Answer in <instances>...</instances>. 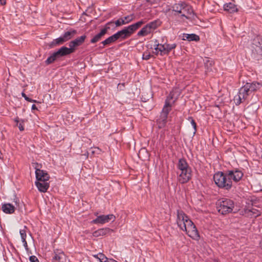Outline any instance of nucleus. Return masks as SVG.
Wrapping results in <instances>:
<instances>
[{
  "mask_svg": "<svg viewBox=\"0 0 262 262\" xmlns=\"http://www.w3.org/2000/svg\"><path fill=\"white\" fill-rule=\"evenodd\" d=\"M64 42H65L64 39H63L62 36L55 39H54L50 43V45L49 46L51 47V48H53V47H56L57 46H58V45H62L63 44Z\"/></svg>",
  "mask_w": 262,
  "mask_h": 262,
  "instance_id": "obj_30",
  "label": "nucleus"
},
{
  "mask_svg": "<svg viewBox=\"0 0 262 262\" xmlns=\"http://www.w3.org/2000/svg\"><path fill=\"white\" fill-rule=\"evenodd\" d=\"M26 100L29 102H32V99L29 98V99H27Z\"/></svg>",
  "mask_w": 262,
  "mask_h": 262,
  "instance_id": "obj_51",
  "label": "nucleus"
},
{
  "mask_svg": "<svg viewBox=\"0 0 262 262\" xmlns=\"http://www.w3.org/2000/svg\"><path fill=\"white\" fill-rule=\"evenodd\" d=\"M151 55L149 53L144 52L142 55V58L144 60H148L151 57Z\"/></svg>",
  "mask_w": 262,
  "mask_h": 262,
  "instance_id": "obj_40",
  "label": "nucleus"
},
{
  "mask_svg": "<svg viewBox=\"0 0 262 262\" xmlns=\"http://www.w3.org/2000/svg\"><path fill=\"white\" fill-rule=\"evenodd\" d=\"M67 259L62 252H55V256L53 258V262H67Z\"/></svg>",
  "mask_w": 262,
  "mask_h": 262,
  "instance_id": "obj_21",
  "label": "nucleus"
},
{
  "mask_svg": "<svg viewBox=\"0 0 262 262\" xmlns=\"http://www.w3.org/2000/svg\"><path fill=\"white\" fill-rule=\"evenodd\" d=\"M159 25V24L158 21L155 20L150 22L143 28H142V29L138 32L137 35L139 36H146L152 33L154 30L158 27Z\"/></svg>",
  "mask_w": 262,
  "mask_h": 262,
  "instance_id": "obj_4",
  "label": "nucleus"
},
{
  "mask_svg": "<svg viewBox=\"0 0 262 262\" xmlns=\"http://www.w3.org/2000/svg\"><path fill=\"white\" fill-rule=\"evenodd\" d=\"M215 184L221 188L229 190L232 187V182L227 176V172H217L213 176Z\"/></svg>",
  "mask_w": 262,
  "mask_h": 262,
  "instance_id": "obj_1",
  "label": "nucleus"
},
{
  "mask_svg": "<svg viewBox=\"0 0 262 262\" xmlns=\"http://www.w3.org/2000/svg\"><path fill=\"white\" fill-rule=\"evenodd\" d=\"M95 214L96 216H97V215H98V213H97V212H96V213H95V214Z\"/></svg>",
  "mask_w": 262,
  "mask_h": 262,
  "instance_id": "obj_55",
  "label": "nucleus"
},
{
  "mask_svg": "<svg viewBox=\"0 0 262 262\" xmlns=\"http://www.w3.org/2000/svg\"><path fill=\"white\" fill-rule=\"evenodd\" d=\"M15 121L16 122H18V120H17V119H15Z\"/></svg>",
  "mask_w": 262,
  "mask_h": 262,
  "instance_id": "obj_56",
  "label": "nucleus"
},
{
  "mask_svg": "<svg viewBox=\"0 0 262 262\" xmlns=\"http://www.w3.org/2000/svg\"><path fill=\"white\" fill-rule=\"evenodd\" d=\"M113 24L115 23L116 27H119V26H122L123 25H125V22L124 21L122 18H121L117 20L115 22H114V21H113Z\"/></svg>",
  "mask_w": 262,
  "mask_h": 262,
  "instance_id": "obj_39",
  "label": "nucleus"
},
{
  "mask_svg": "<svg viewBox=\"0 0 262 262\" xmlns=\"http://www.w3.org/2000/svg\"><path fill=\"white\" fill-rule=\"evenodd\" d=\"M250 93L244 85L239 89L238 94L234 98L233 100L235 104L236 105H239L247 99Z\"/></svg>",
  "mask_w": 262,
  "mask_h": 262,
  "instance_id": "obj_8",
  "label": "nucleus"
},
{
  "mask_svg": "<svg viewBox=\"0 0 262 262\" xmlns=\"http://www.w3.org/2000/svg\"><path fill=\"white\" fill-rule=\"evenodd\" d=\"M180 14L181 17H185L187 19H189L194 15L192 7L185 3H183V7Z\"/></svg>",
  "mask_w": 262,
  "mask_h": 262,
  "instance_id": "obj_13",
  "label": "nucleus"
},
{
  "mask_svg": "<svg viewBox=\"0 0 262 262\" xmlns=\"http://www.w3.org/2000/svg\"><path fill=\"white\" fill-rule=\"evenodd\" d=\"M0 3L2 5H5L6 3V0H0Z\"/></svg>",
  "mask_w": 262,
  "mask_h": 262,
  "instance_id": "obj_48",
  "label": "nucleus"
},
{
  "mask_svg": "<svg viewBox=\"0 0 262 262\" xmlns=\"http://www.w3.org/2000/svg\"><path fill=\"white\" fill-rule=\"evenodd\" d=\"M155 53L156 54L158 55V54H160L159 47L158 46H156L155 48Z\"/></svg>",
  "mask_w": 262,
  "mask_h": 262,
  "instance_id": "obj_46",
  "label": "nucleus"
},
{
  "mask_svg": "<svg viewBox=\"0 0 262 262\" xmlns=\"http://www.w3.org/2000/svg\"><path fill=\"white\" fill-rule=\"evenodd\" d=\"M110 261H111V262H117V261H116V260H114V259H111L110 260Z\"/></svg>",
  "mask_w": 262,
  "mask_h": 262,
  "instance_id": "obj_52",
  "label": "nucleus"
},
{
  "mask_svg": "<svg viewBox=\"0 0 262 262\" xmlns=\"http://www.w3.org/2000/svg\"><path fill=\"white\" fill-rule=\"evenodd\" d=\"M204 63L205 67L207 68L208 71L211 70V67L214 64V62L212 60L210 59L209 58L206 57L204 60Z\"/></svg>",
  "mask_w": 262,
  "mask_h": 262,
  "instance_id": "obj_32",
  "label": "nucleus"
},
{
  "mask_svg": "<svg viewBox=\"0 0 262 262\" xmlns=\"http://www.w3.org/2000/svg\"><path fill=\"white\" fill-rule=\"evenodd\" d=\"M2 209L5 213L12 214L14 212L15 207L10 203H5L2 205Z\"/></svg>",
  "mask_w": 262,
  "mask_h": 262,
  "instance_id": "obj_23",
  "label": "nucleus"
},
{
  "mask_svg": "<svg viewBox=\"0 0 262 262\" xmlns=\"http://www.w3.org/2000/svg\"><path fill=\"white\" fill-rule=\"evenodd\" d=\"M160 0H146V2L151 5L157 4Z\"/></svg>",
  "mask_w": 262,
  "mask_h": 262,
  "instance_id": "obj_42",
  "label": "nucleus"
},
{
  "mask_svg": "<svg viewBox=\"0 0 262 262\" xmlns=\"http://www.w3.org/2000/svg\"><path fill=\"white\" fill-rule=\"evenodd\" d=\"M113 230L109 228H103L99 229L93 233V236L99 237L100 236H104L111 232H112Z\"/></svg>",
  "mask_w": 262,
  "mask_h": 262,
  "instance_id": "obj_22",
  "label": "nucleus"
},
{
  "mask_svg": "<svg viewBox=\"0 0 262 262\" xmlns=\"http://www.w3.org/2000/svg\"><path fill=\"white\" fill-rule=\"evenodd\" d=\"M31 108H32V110H37V108L36 107V105L35 104H33L32 105Z\"/></svg>",
  "mask_w": 262,
  "mask_h": 262,
  "instance_id": "obj_49",
  "label": "nucleus"
},
{
  "mask_svg": "<svg viewBox=\"0 0 262 262\" xmlns=\"http://www.w3.org/2000/svg\"><path fill=\"white\" fill-rule=\"evenodd\" d=\"M183 7V3L180 4H176L172 7V11L175 12L177 14H180V13L182 12V9Z\"/></svg>",
  "mask_w": 262,
  "mask_h": 262,
  "instance_id": "obj_31",
  "label": "nucleus"
},
{
  "mask_svg": "<svg viewBox=\"0 0 262 262\" xmlns=\"http://www.w3.org/2000/svg\"><path fill=\"white\" fill-rule=\"evenodd\" d=\"M22 242L23 243L24 246L25 247H27V241L26 239L25 240V242Z\"/></svg>",
  "mask_w": 262,
  "mask_h": 262,
  "instance_id": "obj_50",
  "label": "nucleus"
},
{
  "mask_svg": "<svg viewBox=\"0 0 262 262\" xmlns=\"http://www.w3.org/2000/svg\"><path fill=\"white\" fill-rule=\"evenodd\" d=\"M183 39L187 40L188 41H199L200 37L198 35L195 34H184Z\"/></svg>",
  "mask_w": 262,
  "mask_h": 262,
  "instance_id": "obj_28",
  "label": "nucleus"
},
{
  "mask_svg": "<svg viewBox=\"0 0 262 262\" xmlns=\"http://www.w3.org/2000/svg\"><path fill=\"white\" fill-rule=\"evenodd\" d=\"M254 43H253V51L260 57H262V43L258 41V38L254 39Z\"/></svg>",
  "mask_w": 262,
  "mask_h": 262,
  "instance_id": "obj_20",
  "label": "nucleus"
},
{
  "mask_svg": "<svg viewBox=\"0 0 262 262\" xmlns=\"http://www.w3.org/2000/svg\"><path fill=\"white\" fill-rule=\"evenodd\" d=\"M145 21L143 20H140L134 24L124 28L121 31L115 33L118 39H124L129 37L136 30L139 28Z\"/></svg>",
  "mask_w": 262,
  "mask_h": 262,
  "instance_id": "obj_2",
  "label": "nucleus"
},
{
  "mask_svg": "<svg viewBox=\"0 0 262 262\" xmlns=\"http://www.w3.org/2000/svg\"><path fill=\"white\" fill-rule=\"evenodd\" d=\"M85 38V35H82L76 38L75 39L69 42V47H71V49H73V51L74 52L75 48L78 46H81L84 42Z\"/></svg>",
  "mask_w": 262,
  "mask_h": 262,
  "instance_id": "obj_14",
  "label": "nucleus"
},
{
  "mask_svg": "<svg viewBox=\"0 0 262 262\" xmlns=\"http://www.w3.org/2000/svg\"><path fill=\"white\" fill-rule=\"evenodd\" d=\"M246 88L250 93L256 91L260 89L262 86V83L258 82H253L252 83H247L245 84Z\"/></svg>",
  "mask_w": 262,
  "mask_h": 262,
  "instance_id": "obj_18",
  "label": "nucleus"
},
{
  "mask_svg": "<svg viewBox=\"0 0 262 262\" xmlns=\"http://www.w3.org/2000/svg\"><path fill=\"white\" fill-rule=\"evenodd\" d=\"M177 168L178 171L191 170V167L189 166L186 160L183 158L179 160L178 163L177 164Z\"/></svg>",
  "mask_w": 262,
  "mask_h": 262,
  "instance_id": "obj_15",
  "label": "nucleus"
},
{
  "mask_svg": "<svg viewBox=\"0 0 262 262\" xmlns=\"http://www.w3.org/2000/svg\"><path fill=\"white\" fill-rule=\"evenodd\" d=\"M21 95L25 99V100H26L27 99H29V97H28L27 96V95L24 93H21Z\"/></svg>",
  "mask_w": 262,
  "mask_h": 262,
  "instance_id": "obj_47",
  "label": "nucleus"
},
{
  "mask_svg": "<svg viewBox=\"0 0 262 262\" xmlns=\"http://www.w3.org/2000/svg\"><path fill=\"white\" fill-rule=\"evenodd\" d=\"M155 53L156 54L158 55V54H160L159 47L158 46H156L155 48Z\"/></svg>",
  "mask_w": 262,
  "mask_h": 262,
  "instance_id": "obj_45",
  "label": "nucleus"
},
{
  "mask_svg": "<svg viewBox=\"0 0 262 262\" xmlns=\"http://www.w3.org/2000/svg\"><path fill=\"white\" fill-rule=\"evenodd\" d=\"M165 50L166 54H168L170 51L174 49L176 47L175 43L173 44H167L165 43Z\"/></svg>",
  "mask_w": 262,
  "mask_h": 262,
  "instance_id": "obj_36",
  "label": "nucleus"
},
{
  "mask_svg": "<svg viewBox=\"0 0 262 262\" xmlns=\"http://www.w3.org/2000/svg\"><path fill=\"white\" fill-rule=\"evenodd\" d=\"M173 94L170 93L169 96L167 97L165 101V105L163 108L161 113L165 114L168 115L169 112L171 110L170 100L173 99Z\"/></svg>",
  "mask_w": 262,
  "mask_h": 262,
  "instance_id": "obj_16",
  "label": "nucleus"
},
{
  "mask_svg": "<svg viewBox=\"0 0 262 262\" xmlns=\"http://www.w3.org/2000/svg\"><path fill=\"white\" fill-rule=\"evenodd\" d=\"M156 46L159 47L160 54L161 55L166 54L165 44H160L159 43L156 44Z\"/></svg>",
  "mask_w": 262,
  "mask_h": 262,
  "instance_id": "obj_35",
  "label": "nucleus"
},
{
  "mask_svg": "<svg viewBox=\"0 0 262 262\" xmlns=\"http://www.w3.org/2000/svg\"><path fill=\"white\" fill-rule=\"evenodd\" d=\"M35 169L36 181H48L50 176L46 171L41 170L42 166L37 163L33 164Z\"/></svg>",
  "mask_w": 262,
  "mask_h": 262,
  "instance_id": "obj_5",
  "label": "nucleus"
},
{
  "mask_svg": "<svg viewBox=\"0 0 262 262\" xmlns=\"http://www.w3.org/2000/svg\"><path fill=\"white\" fill-rule=\"evenodd\" d=\"M15 204L17 205V202L15 201Z\"/></svg>",
  "mask_w": 262,
  "mask_h": 262,
  "instance_id": "obj_57",
  "label": "nucleus"
},
{
  "mask_svg": "<svg viewBox=\"0 0 262 262\" xmlns=\"http://www.w3.org/2000/svg\"><path fill=\"white\" fill-rule=\"evenodd\" d=\"M76 33V30L71 29L69 31L64 32L62 37L64 41L66 42L72 38Z\"/></svg>",
  "mask_w": 262,
  "mask_h": 262,
  "instance_id": "obj_24",
  "label": "nucleus"
},
{
  "mask_svg": "<svg viewBox=\"0 0 262 262\" xmlns=\"http://www.w3.org/2000/svg\"><path fill=\"white\" fill-rule=\"evenodd\" d=\"M122 19L124 20V21L125 22V24H127L134 19V14H131L122 17Z\"/></svg>",
  "mask_w": 262,
  "mask_h": 262,
  "instance_id": "obj_37",
  "label": "nucleus"
},
{
  "mask_svg": "<svg viewBox=\"0 0 262 262\" xmlns=\"http://www.w3.org/2000/svg\"><path fill=\"white\" fill-rule=\"evenodd\" d=\"M35 183L38 190L41 192H46L50 186L48 181H36Z\"/></svg>",
  "mask_w": 262,
  "mask_h": 262,
  "instance_id": "obj_17",
  "label": "nucleus"
},
{
  "mask_svg": "<svg viewBox=\"0 0 262 262\" xmlns=\"http://www.w3.org/2000/svg\"><path fill=\"white\" fill-rule=\"evenodd\" d=\"M56 52V54L59 57L70 55L73 53V49L71 47L67 48L66 47H62Z\"/></svg>",
  "mask_w": 262,
  "mask_h": 262,
  "instance_id": "obj_19",
  "label": "nucleus"
},
{
  "mask_svg": "<svg viewBox=\"0 0 262 262\" xmlns=\"http://www.w3.org/2000/svg\"><path fill=\"white\" fill-rule=\"evenodd\" d=\"M59 58L56 52H54L52 55L49 57L46 61V63L48 64L53 62L57 58Z\"/></svg>",
  "mask_w": 262,
  "mask_h": 262,
  "instance_id": "obj_34",
  "label": "nucleus"
},
{
  "mask_svg": "<svg viewBox=\"0 0 262 262\" xmlns=\"http://www.w3.org/2000/svg\"><path fill=\"white\" fill-rule=\"evenodd\" d=\"M260 247L262 248V240L261 241V242H260Z\"/></svg>",
  "mask_w": 262,
  "mask_h": 262,
  "instance_id": "obj_53",
  "label": "nucleus"
},
{
  "mask_svg": "<svg viewBox=\"0 0 262 262\" xmlns=\"http://www.w3.org/2000/svg\"><path fill=\"white\" fill-rule=\"evenodd\" d=\"M113 21H111L108 22L104 27L102 29L100 32L97 34H96L90 40L91 43H95L101 39L102 37H103L107 33L108 30L110 29V25L113 24Z\"/></svg>",
  "mask_w": 262,
  "mask_h": 262,
  "instance_id": "obj_11",
  "label": "nucleus"
},
{
  "mask_svg": "<svg viewBox=\"0 0 262 262\" xmlns=\"http://www.w3.org/2000/svg\"><path fill=\"white\" fill-rule=\"evenodd\" d=\"M26 228H27L25 226L24 228L23 229H21L19 231V233L21 236V238L22 242H25V240L26 238V236H27L26 230Z\"/></svg>",
  "mask_w": 262,
  "mask_h": 262,
  "instance_id": "obj_38",
  "label": "nucleus"
},
{
  "mask_svg": "<svg viewBox=\"0 0 262 262\" xmlns=\"http://www.w3.org/2000/svg\"><path fill=\"white\" fill-rule=\"evenodd\" d=\"M191 221L182 210L177 211V223L178 227L182 230H186L187 223Z\"/></svg>",
  "mask_w": 262,
  "mask_h": 262,
  "instance_id": "obj_6",
  "label": "nucleus"
},
{
  "mask_svg": "<svg viewBox=\"0 0 262 262\" xmlns=\"http://www.w3.org/2000/svg\"><path fill=\"white\" fill-rule=\"evenodd\" d=\"M17 125L20 131H23L24 130L23 124L21 123H19Z\"/></svg>",
  "mask_w": 262,
  "mask_h": 262,
  "instance_id": "obj_44",
  "label": "nucleus"
},
{
  "mask_svg": "<svg viewBox=\"0 0 262 262\" xmlns=\"http://www.w3.org/2000/svg\"><path fill=\"white\" fill-rule=\"evenodd\" d=\"M32 102H37V101L32 99Z\"/></svg>",
  "mask_w": 262,
  "mask_h": 262,
  "instance_id": "obj_54",
  "label": "nucleus"
},
{
  "mask_svg": "<svg viewBox=\"0 0 262 262\" xmlns=\"http://www.w3.org/2000/svg\"><path fill=\"white\" fill-rule=\"evenodd\" d=\"M189 119L190 120L191 124L192 125L193 128L194 129V134L196 130V124L194 120L191 117H190L189 118Z\"/></svg>",
  "mask_w": 262,
  "mask_h": 262,
  "instance_id": "obj_41",
  "label": "nucleus"
},
{
  "mask_svg": "<svg viewBox=\"0 0 262 262\" xmlns=\"http://www.w3.org/2000/svg\"><path fill=\"white\" fill-rule=\"evenodd\" d=\"M245 213L249 216L257 217L260 215V212L259 210L255 208L251 209H247L245 210Z\"/></svg>",
  "mask_w": 262,
  "mask_h": 262,
  "instance_id": "obj_29",
  "label": "nucleus"
},
{
  "mask_svg": "<svg viewBox=\"0 0 262 262\" xmlns=\"http://www.w3.org/2000/svg\"><path fill=\"white\" fill-rule=\"evenodd\" d=\"M116 219L115 216L113 214L108 215H101L97 216V218L93 220L91 223L95 224H104L110 221L114 222Z\"/></svg>",
  "mask_w": 262,
  "mask_h": 262,
  "instance_id": "obj_10",
  "label": "nucleus"
},
{
  "mask_svg": "<svg viewBox=\"0 0 262 262\" xmlns=\"http://www.w3.org/2000/svg\"><path fill=\"white\" fill-rule=\"evenodd\" d=\"M94 257L98 259L100 262H110L108 258L102 253H99L98 254L94 255Z\"/></svg>",
  "mask_w": 262,
  "mask_h": 262,
  "instance_id": "obj_33",
  "label": "nucleus"
},
{
  "mask_svg": "<svg viewBox=\"0 0 262 262\" xmlns=\"http://www.w3.org/2000/svg\"><path fill=\"white\" fill-rule=\"evenodd\" d=\"M167 119V115L161 113L159 119L158 120V123L159 128L163 127L166 123Z\"/></svg>",
  "mask_w": 262,
  "mask_h": 262,
  "instance_id": "obj_26",
  "label": "nucleus"
},
{
  "mask_svg": "<svg viewBox=\"0 0 262 262\" xmlns=\"http://www.w3.org/2000/svg\"><path fill=\"white\" fill-rule=\"evenodd\" d=\"M227 176L230 181L237 183L239 182L244 176L243 172L238 169H233L227 170Z\"/></svg>",
  "mask_w": 262,
  "mask_h": 262,
  "instance_id": "obj_7",
  "label": "nucleus"
},
{
  "mask_svg": "<svg viewBox=\"0 0 262 262\" xmlns=\"http://www.w3.org/2000/svg\"><path fill=\"white\" fill-rule=\"evenodd\" d=\"M117 40H118L117 36L115 34L110 36L103 41L101 42V44L103 45V47L105 46L109 45L113 42H115Z\"/></svg>",
  "mask_w": 262,
  "mask_h": 262,
  "instance_id": "obj_27",
  "label": "nucleus"
},
{
  "mask_svg": "<svg viewBox=\"0 0 262 262\" xmlns=\"http://www.w3.org/2000/svg\"><path fill=\"white\" fill-rule=\"evenodd\" d=\"M178 181L181 184L188 182L191 178L192 170L177 171Z\"/></svg>",
  "mask_w": 262,
  "mask_h": 262,
  "instance_id": "obj_12",
  "label": "nucleus"
},
{
  "mask_svg": "<svg viewBox=\"0 0 262 262\" xmlns=\"http://www.w3.org/2000/svg\"><path fill=\"white\" fill-rule=\"evenodd\" d=\"M29 259L31 262H39L38 259L35 256H31Z\"/></svg>",
  "mask_w": 262,
  "mask_h": 262,
  "instance_id": "obj_43",
  "label": "nucleus"
},
{
  "mask_svg": "<svg viewBox=\"0 0 262 262\" xmlns=\"http://www.w3.org/2000/svg\"><path fill=\"white\" fill-rule=\"evenodd\" d=\"M234 207V204L231 200L225 199L218 203L217 209L221 214H226L231 212Z\"/></svg>",
  "mask_w": 262,
  "mask_h": 262,
  "instance_id": "obj_3",
  "label": "nucleus"
},
{
  "mask_svg": "<svg viewBox=\"0 0 262 262\" xmlns=\"http://www.w3.org/2000/svg\"><path fill=\"white\" fill-rule=\"evenodd\" d=\"M224 9L225 11H227L229 13H234L237 12L238 10L236 5L232 3H229L225 4L224 6Z\"/></svg>",
  "mask_w": 262,
  "mask_h": 262,
  "instance_id": "obj_25",
  "label": "nucleus"
},
{
  "mask_svg": "<svg viewBox=\"0 0 262 262\" xmlns=\"http://www.w3.org/2000/svg\"><path fill=\"white\" fill-rule=\"evenodd\" d=\"M187 226L185 231L187 235L193 239L198 240L199 238V234L196 228L192 221H188L187 223Z\"/></svg>",
  "mask_w": 262,
  "mask_h": 262,
  "instance_id": "obj_9",
  "label": "nucleus"
}]
</instances>
